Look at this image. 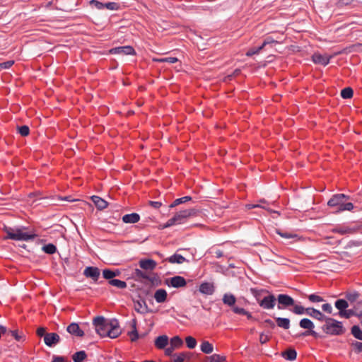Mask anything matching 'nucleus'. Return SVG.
Masks as SVG:
<instances>
[{
  "mask_svg": "<svg viewBox=\"0 0 362 362\" xmlns=\"http://www.w3.org/2000/svg\"><path fill=\"white\" fill-rule=\"evenodd\" d=\"M93 325L97 333L103 337H109L115 339L122 333L119 322L116 320H107L105 317L99 316L93 320Z\"/></svg>",
  "mask_w": 362,
  "mask_h": 362,
  "instance_id": "1",
  "label": "nucleus"
},
{
  "mask_svg": "<svg viewBox=\"0 0 362 362\" xmlns=\"http://www.w3.org/2000/svg\"><path fill=\"white\" fill-rule=\"evenodd\" d=\"M349 197L344 194H337L332 196L328 201L327 205L335 209V212L351 211L354 209L352 203L348 202Z\"/></svg>",
  "mask_w": 362,
  "mask_h": 362,
  "instance_id": "2",
  "label": "nucleus"
},
{
  "mask_svg": "<svg viewBox=\"0 0 362 362\" xmlns=\"http://www.w3.org/2000/svg\"><path fill=\"white\" fill-rule=\"evenodd\" d=\"M4 232L6 236L4 239H11L14 240L27 241L33 239L36 235L25 230L24 228L5 227Z\"/></svg>",
  "mask_w": 362,
  "mask_h": 362,
  "instance_id": "3",
  "label": "nucleus"
},
{
  "mask_svg": "<svg viewBox=\"0 0 362 362\" xmlns=\"http://www.w3.org/2000/svg\"><path fill=\"white\" fill-rule=\"evenodd\" d=\"M324 321L322 330L325 333L330 335H341L345 332V329L341 322L330 317L325 318Z\"/></svg>",
  "mask_w": 362,
  "mask_h": 362,
  "instance_id": "4",
  "label": "nucleus"
},
{
  "mask_svg": "<svg viewBox=\"0 0 362 362\" xmlns=\"http://www.w3.org/2000/svg\"><path fill=\"white\" fill-rule=\"evenodd\" d=\"M197 214V211L194 209H186L176 213L173 218H170L167 223L160 226V228H165L175 224H181L184 223L187 218L194 216Z\"/></svg>",
  "mask_w": 362,
  "mask_h": 362,
  "instance_id": "5",
  "label": "nucleus"
},
{
  "mask_svg": "<svg viewBox=\"0 0 362 362\" xmlns=\"http://www.w3.org/2000/svg\"><path fill=\"white\" fill-rule=\"evenodd\" d=\"M112 54L136 55V52L132 46H123L112 48L109 50Z\"/></svg>",
  "mask_w": 362,
  "mask_h": 362,
  "instance_id": "6",
  "label": "nucleus"
},
{
  "mask_svg": "<svg viewBox=\"0 0 362 362\" xmlns=\"http://www.w3.org/2000/svg\"><path fill=\"white\" fill-rule=\"evenodd\" d=\"M259 305L264 309H273L276 304V298L274 295L265 296L262 300H258Z\"/></svg>",
  "mask_w": 362,
  "mask_h": 362,
  "instance_id": "7",
  "label": "nucleus"
},
{
  "mask_svg": "<svg viewBox=\"0 0 362 362\" xmlns=\"http://www.w3.org/2000/svg\"><path fill=\"white\" fill-rule=\"evenodd\" d=\"M167 284L174 288L185 287L187 284L186 280L180 276H175L167 279Z\"/></svg>",
  "mask_w": 362,
  "mask_h": 362,
  "instance_id": "8",
  "label": "nucleus"
},
{
  "mask_svg": "<svg viewBox=\"0 0 362 362\" xmlns=\"http://www.w3.org/2000/svg\"><path fill=\"white\" fill-rule=\"evenodd\" d=\"M279 302V309H282L280 305H282L284 307L291 306L294 305V300L289 296L286 294H280L277 298Z\"/></svg>",
  "mask_w": 362,
  "mask_h": 362,
  "instance_id": "9",
  "label": "nucleus"
},
{
  "mask_svg": "<svg viewBox=\"0 0 362 362\" xmlns=\"http://www.w3.org/2000/svg\"><path fill=\"white\" fill-rule=\"evenodd\" d=\"M314 63L326 66L329 64L331 56L327 54H321L320 53H315L312 57Z\"/></svg>",
  "mask_w": 362,
  "mask_h": 362,
  "instance_id": "10",
  "label": "nucleus"
},
{
  "mask_svg": "<svg viewBox=\"0 0 362 362\" xmlns=\"http://www.w3.org/2000/svg\"><path fill=\"white\" fill-rule=\"evenodd\" d=\"M60 337L57 333H47L44 337V341L48 346H52L59 341Z\"/></svg>",
  "mask_w": 362,
  "mask_h": 362,
  "instance_id": "11",
  "label": "nucleus"
},
{
  "mask_svg": "<svg viewBox=\"0 0 362 362\" xmlns=\"http://www.w3.org/2000/svg\"><path fill=\"white\" fill-rule=\"evenodd\" d=\"M199 291L204 295H212L215 291V286L213 283L203 282L200 284Z\"/></svg>",
  "mask_w": 362,
  "mask_h": 362,
  "instance_id": "12",
  "label": "nucleus"
},
{
  "mask_svg": "<svg viewBox=\"0 0 362 362\" xmlns=\"http://www.w3.org/2000/svg\"><path fill=\"white\" fill-rule=\"evenodd\" d=\"M157 265V263L151 259H142L139 261V266L144 270H153Z\"/></svg>",
  "mask_w": 362,
  "mask_h": 362,
  "instance_id": "13",
  "label": "nucleus"
},
{
  "mask_svg": "<svg viewBox=\"0 0 362 362\" xmlns=\"http://www.w3.org/2000/svg\"><path fill=\"white\" fill-rule=\"evenodd\" d=\"M83 274L86 277H90L94 281H97L100 276V271L97 267H88L86 268Z\"/></svg>",
  "mask_w": 362,
  "mask_h": 362,
  "instance_id": "14",
  "label": "nucleus"
},
{
  "mask_svg": "<svg viewBox=\"0 0 362 362\" xmlns=\"http://www.w3.org/2000/svg\"><path fill=\"white\" fill-rule=\"evenodd\" d=\"M67 332L72 335H75L77 337H83L84 335V332L82 329H81L79 325L77 323H71L70 324L66 329Z\"/></svg>",
  "mask_w": 362,
  "mask_h": 362,
  "instance_id": "15",
  "label": "nucleus"
},
{
  "mask_svg": "<svg viewBox=\"0 0 362 362\" xmlns=\"http://www.w3.org/2000/svg\"><path fill=\"white\" fill-rule=\"evenodd\" d=\"M136 322H137L135 318L130 322L131 330L128 332V335L129 336L132 341H135L139 338V335L136 329Z\"/></svg>",
  "mask_w": 362,
  "mask_h": 362,
  "instance_id": "16",
  "label": "nucleus"
},
{
  "mask_svg": "<svg viewBox=\"0 0 362 362\" xmlns=\"http://www.w3.org/2000/svg\"><path fill=\"white\" fill-rule=\"evenodd\" d=\"M153 297L157 303H163L167 300L168 293L165 289L159 288L156 291Z\"/></svg>",
  "mask_w": 362,
  "mask_h": 362,
  "instance_id": "17",
  "label": "nucleus"
},
{
  "mask_svg": "<svg viewBox=\"0 0 362 362\" xmlns=\"http://www.w3.org/2000/svg\"><path fill=\"white\" fill-rule=\"evenodd\" d=\"M140 219V216L136 213H132L123 216L122 221L125 223H136Z\"/></svg>",
  "mask_w": 362,
  "mask_h": 362,
  "instance_id": "18",
  "label": "nucleus"
},
{
  "mask_svg": "<svg viewBox=\"0 0 362 362\" xmlns=\"http://www.w3.org/2000/svg\"><path fill=\"white\" fill-rule=\"evenodd\" d=\"M306 314L320 321H322L325 319L320 311L313 308H306Z\"/></svg>",
  "mask_w": 362,
  "mask_h": 362,
  "instance_id": "19",
  "label": "nucleus"
},
{
  "mask_svg": "<svg viewBox=\"0 0 362 362\" xmlns=\"http://www.w3.org/2000/svg\"><path fill=\"white\" fill-rule=\"evenodd\" d=\"M168 343V337L166 335L158 337L155 340V346L159 349H164Z\"/></svg>",
  "mask_w": 362,
  "mask_h": 362,
  "instance_id": "20",
  "label": "nucleus"
},
{
  "mask_svg": "<svg viewBox=\"0 0 362 362\" xmlns=\"http://www.w3.org/2000/svg\"><path fill=\"white\" fill-rule=\"evenodd\" d=\"M332 231L340 235H349L354 233L355 230L350 227L342 226L332 229Z\"/></svg>",
  "mask_w": 362,
  "mask_h": 362,
  "instance_id": "21",
  "label": "nucleus"
},
{
  "mask_svg": "<svg viewBox=\"0 0 362 362\" xmlns=\"http://www.w3.org/2000/svg\"><path fill=\"white\" fill-rule=\"evenodd\" d=\"M226 361V357L225 356L215 354L206 357L204 362H225Z\"/></svg>",
  "mask_w": 362,
  "mask_h": 362,
  "instance_id": "22",
  "label": "nucleus"
},
{
  "mask_svg": "<svg viewBox=\"0 0 362 362\" xmlns=\"http://www.w3.org/2000/svg\"><path fill=\"white\" fill-rule=\"evenodd\" d=\"M91 199L95 206L100 210L104 209L107 206V202L98 196H93Z\"/></svg>",
  "mask_w": 362,
  "mask_h": 362,
  "instance_id": "23",
  "label": "nucleus"
},
{
  "mask_svg": "<svg viewBox=\"0 0 362 362\" xmlns=\"http://www.w3.org/2000/svg\"><path fill=\"white\" fill-rule=\"evenodd\" d=\"M201 351L206 354H210L214 351V346L208 341H203L200 346Z\"/></svg>",
  "mask_w": 362,
  "mask_h": 362,
  "instance_id": "24",
  "label": "nucleus"
},
{
  "mask_svg": "<svg viewBox=\"0 0 362 362\" xmlns=\"http://www.w3.org/2000/svg\"><path fill=\"white\" fill-rule=\"evenodd\" d=\"M191 354L182 352L178 354H175L173 356L174 362H184L185 359L190 358Z\"/></svg>",
  "mask_w": 362,
  "mask_h": 362,
  "instance_id": "25",
  "label": "nucleus"
},
{
  "mask_svg": "<svg viewBox=\"0 0 362 362\" xmlns=\"http://www.w3.org/2000/svg\"><path fill=\"white\" fill-rule=\"evenodd\" d=\"M223 302L228 306H233L236 302V298L233 295L226 293L223 297Z\"/></svg>",
  "mask_w": 362,
  "mask_h": 362,
  "instance_id": "26",
  "label": "nucleus"
},
{
  "mask_svg": "<svg viewBox=\"0 0 362 362\" xmlns=\"http://www.w3.org/2000/svg\"><path fill=\"white\" fill-rule=\"evenodd\" d=\"M281 356L286 360L293 361L296 358L297 353L294 349H288L282 352Z\"/></svg>",
  "mask_w": 362,
  "mask_h": 362,
  "instance_id": "27",
  "label": "nucleus"
},
{
  "mask_svg": "<svg viewBox=\"0 0 362 362\" xmlns=\"http://www.w3.org/2000/svg\"><path fill=\"white\" fill-rule=\"evenodd\" d=\"M120 274L119 270L112 271L110 269H104L103 272V277L106 279L111 280L112 278L119 276Z\"/></svg>",
  "mask_w": 362,
  "mask_h": 362,
  "instance_id": "28",
  "label": "nucleus"
},
{
  "mask_svg": "<svg viewBox=\"0 0 362 362\" xmlns=\"http://www.w3.org/2000/svg\"><path fill=\"white\" fill-rule=\"evenodd\" d=\"M299 325L301 328L307 329L309 330H311L314 328V324L313 322L308 319V318H303L300 321Z\"/></svg>",
  "mask_w": 362,
  "mask_h": 362,
  "instance_id": "29",
  "label": "nucleus"
},
{
  "mask_svg": "<svg viewBox=\"0 0 362 362\" xmlns=\"http://www.w3.org/2000/svg\"><path fill=\"white\" fill-rule=\"evenodd\" d=\"M170 345L175 349H180L182 346L183 341L180 337L175 336L170 339Z\"/></svg>",
  "mask_w": 362,
  "mask_h": 362,
  "instance_id": "30",
  "label": "nucleus"
},
{
  "mask_svg": "<svg viewBox=\"0 0 362 362\" xmlns=\"http://www.w3.org/2000/svg\"><path fill=\"white\" fill-rule=\"evenodd\" d=\"M277 325L284 329H288L290 327V320L288 318L277 317L276 318Z\"/></svg>",
  "mask_w": 362,
  "mask_h": 362,
  "instance_id": "31",
  "label": "nucleus"
},
{
  "mask_svg": "<svg viewBox=\"0 0 362 362\" xmlns=\"http://www.w3.org/2000/svg\"><path fill=\"white\" fill-rule=\"evenodd\" d=\"M168 261L170 263L182 264L185 261V258L181 255L175 254L169 257Z\"/></svg>",
  "mask_w": 362,
  "mask_h": 362,
  "instance_id": "32",
  "label": "nucleus"
},
{
  "mask_svg": "<svg viewBox=\"0 0 362 362\" xmlns=\"http://www.w3.org/2000/svg\"><path fill=\"white\" fill-rule=\"evenodd\" d=\"M348 303L343 299L338 300L335 302V307L341 312L348 308Z\"/></svg>",
  "mask_w": 362,
  "mask_h": 362,
  "instance_id": "33",
  "label": "nucleus"
},
{
  "mask_svg": "<svg viewBox=\"0 0 362 362\" xmlns=\"http://www.w3.org/2000/svg\"><path fill=\"white\" fill-rule=\"evenodd\" d=\"M109 284L113 286L124 288L127 287V284L125 281L119 280V279H111L109 281Z\"/></svg>",
  "mask_w": 362,
  "mask_h": 362,
  "instance_id": "34",
  "label": "nucleus"
},
{
  "mask_svg": "<svg viewBox=\"0 0 362 362\" xmlns=\"http://www.w3.org/2000/svg\"><path fill=\"white\" fill-rule=\"evenodd\" d=\"M86 356V353L83 351L76 352L73 355V360L74 362H82Z\"/></svg>",
  "mask_w": 362,
  "mask_h": 362,
  "instance_id": "35",
  "label": "nucleus"
},
{
  "mask_svg": "<svg viewBox=\"0 0 362 362\" xmlns=\"http://www.w3.org/2000/svg\"><path fill=\"white\" fill-rule=\"evenodd\" d=\"M185 342L187 346L191 349L195 348L197 346L196 339L191 336H188L185 338Z\"/></svg>",
  "mask_w": 362,
  "mask_h": 362,
  "instance_id": "36",
  "label": "nucleus"
},
{
  "mask_svg": "<svg viewBox=\"0 0 362 362\" xmlns=\"http://www.w3.org/2000/svg\"><path fill=\"white\" fill-rule=\"evenodd\" d=\"M42 250L47 254L52 255L56 252L57 247L53 244H48L43 246Z\"/></svg>",
  "mask_w": 362,
  "mask_h": 362,
  "instance_id": "37",
  "label": "nucleus"
},
{
  "mask_svg": "<svg viewBox=\"0 0 362 362\" xmlns=\"http://www.w3.org/2000/svg\"><path fill=\"white\" fill-rule=\"evenodd\" d=\"M353 93V90L351 88H345L341 91V97L345 99L352 98Z\"/></svg>",
  "mask_w": 362,
  "mask_h": 362,
  "instance_id": "38",
  "label": "nucleus"
},
{
  "mask_svg": "<svg viewBox=\"0 0 362 362\" xmlns=\"http://www.w3.org/2000/svg\"><path fill=\"white\" fill-rule=\"evenodd\" d=\"M351 333L356 339L362 340V330L359 327L354 326L351 329Z\"/></svg>",
  "mask_w": 362,
  "mask_h": 362,
  "instance_id": "39",
  "label": "nucleus"
},
{
  "mask_svg": "<svg viewBox=\"0 0 362 362\" xmlns=\"http://www.w3.org/2000/svg\"><path fill=\"white\" fill-rule=\"evenodd\" d=\"M293 308L292 309V312L294 313L296 315H303L304 313H306V308H303L301 305H293Z\"/></svg>",
  "mask_w": 362,
  "mask_h": 362,
  "instance_id": "40",
  "label": "nucleus"
},
{
  "mask_svg": "<svg viewBox=\"0 0 362 362\" xmlns=\"http://www.w3.org/2000/svg\"><path fill=\"white\" fill-rule=\"evenodd\" d=\"M104 8H107L111 11H117L119 9V4L116 2H108L104 4Z\"/></svg>",
  "mask_w": 362,
  "mask_h": 362,
  "instance_id": "41",
  "label": "nucleus"
},
{
  "mask_svg": "<svg viewBox=\"0 0 362 362\" xmlns=\"http://www.w3.org/2000/svg\"><path fill=\"white\" fill-rule=\"evenodd\" d=\"M354 315L362 316V302H358L352 309Z\"/></svg>",
  "mask_w": 362,
  "mask_h": 362,
  "instance_id": "42",
  "label": "nucleus"
},
{
  "mask_svg": "<svg viewBox=\"0 0 362 362\" xmlns=\"http://www.w3.org/2000/svg\"><path fill=\"white\" fill-rule=\"evenodd\" d=\"M339 315L341 317L349 318L351 316L354 315V313L353 310L350 309V310H344L341 312H339Z\"/></svg>",
  "mask_w": 362,
  "mask_h": 362,
  "instance_id": "43",
  "label": "nucleus"
},
{
  "mask_svg": "<svg viewBox=\"0 0 362 362\" xmlns=\"http://www.w3.org/2000/svg\"><path fill=\"white\" fill-rule=\"evenodd\" d=\"M262 49V47H252V48H250L247 52H246V56L247 57H251L254 54H259V52Z\"/></svg>",
  "mask_w": 362,
  "mask_h": 362,
  "instance_id": "44",
  "label": "nucleus"
},
{
  "mask_svg": "<svg viewBox=\"0 0 362 362\" xmlns=\"http://www.w3.org/2000/svg\"><path fill=\"white\" fill-rule=\"evenodd\" d=\"M29 128L28 126H21L18 127V132L21 134L23 136H26L29 134Z\"/></svg>",
  "mask_w": 362,
  "mask_h": 362,
  "instance_id": "45",
  "label": "nucleus"
},
{
  "mask_svg": "<svg viewBox=\"0 0 362 362\" xmlns=\"http://www.w3.org/2000/svg\"><path fill=\"white\" fill-rule=\"evenodd\" d=\"M308 299L313 303H319L323 301V298L322 297L315 294L309 295Z\"/></svg>",
  "mask_w": 362,
  "mask_h": 362,
  "instance_id": "46",
  "label": "nucleus"
},
{
  "mask_svg": "<svg viewBox=\"0 0 362 362\" xmlns=\"http://www.w3.org/2000/svg\"><path fill=\"white\" fill-rule=\"evenodd\" d=\"M14 64V61L9 60L6 62L0 63V71L9 69Z\"/></svg>",
  "mask_w": 362,
  "mask_h": 362,
  "instance_id": "47",
  "label": "nucleus"
},
{
  "mask_svg": "<svg viewBox=\"0 0 362 362\" xmlns=\"http://www.w3.org/2000/svg\"><path fill=\"white\" fill-rule=\"evenodd\" d=\"M90 4L94 6L96 8L99 10H102L104 8V4L97 1V0H91L90 1Z\"/></svg>",
  "mask_w": 362,
  "mask_h": 362,
  "instance_id": "48",
  "label": "nucleus"
},
{
  "mask_svg": "<svg viewBox=\"0 0 362 362\" xmlns=\"http://www.w3.org/2000/svg\"><path fill=\"white\" fill-rule=\"evenodd\" d=\"M351 346L355 351H362V342L356 341L351 344Z\"/></svg>",
  "mask_w": 362,
  "mask_h": 362,
  "instance_id": "49",
  "label": "nucleus"
},
{
  "mask_svg": "<svg viewBox=\"0 0 362 362\" xmlns=\"http://www.w3.org/2000/svg\"><path fill=\"white\" fill-rule=\"evenodd\" d=\"M270 339V337L268 335L264 334V333L260 334L259 335V342L261 344H265L267 341H269Z\"/></svg>",
  "mask_w": 362,
  "mask_h": 362,
  "instance_id": "50",
  "label": "nucleus"
},
{
  "mask_svg": "<svg viewBox=\"0 0 362 362\" xmlns=\"http://www.w3.org/2000/svg\"><path fill=\"white\" fill-rule=\"evenodd\" d=\"M233 311L235 313L240 314V315H245L246 314V310L244 308H238L235 306H233Z\"/></svg>",
  "mask_w": 362,
  "mask_h": 362,
  "instance_id": "51",
  "label": "nucleus"
},
{
  "mask_svg": "<svg viewBox=\"0 0 362 362\" xmlns=\"http://www.w3.org/2000/svg\"><path fill=\"white\" fill-rule=\"evenodd\" d=\"M322 310L327 313H332V305L329 303L323 304L322 306Z\"/></svg>",
  "mask_w": 362,
  "mask_h": 362,
  "instance_id": "52",
  "label": "nucleus"
},
{
  "mask_svg": "<svg viewBox=\"0 0 362 362\" xmlns=\"http://www.w3.org/2000/svg\"><path fill=\"white\" fill-rule=\"evenodd\" d=\"M278 233L281 237L285 238H294L297 237V235H296V234H291V233H281V232H278Z\"/></svg>",
  "mask_w": 362,
  "mask_h": 362,
  "instance_id": "53",
  "label": "nucleus"
},
{
  "mask_svg": "<svg viewBox=\"0 0 362 362\" xmlns=\"http://www.w3.org/2000/svg\"><path fill=\"white\" fill-rule=\"evenodd\" d=\"M135 274H136V276L139 278H143V279H147L148 276H146V274L145 273H144L142 271L139 270V269H136L135 270Z\"/></svg>",
  "mask_w": 362,
  "mask_h": 362,
  "instance_id": "54",
  "label": "nucleus"
},
{
  "mask_svg": "<svg viewBox=\"0 0 362 362\" xmlns=\"http://www.w3.org/2000/svg\"><path fill=\"white\" fill-rule=\"evenodd\" d=\"M179 61L177 57H166L164 58V62H168L170 64L176 63Z\"/></svg>",
  "mask_w": 362,
  "mask_h": 362,
  "instance_id": "55",
  "label": "nucleus"
},
{
  "mask_svg": "<svg viewBox=\"0 0 362 362\" xmlns=\"http://www.w3.org/2000/svg\"><path fill=\"white\" fill-rule=\"evenodd\" d=\"M46 330H45V328L44 327H39L37 329V336L39 337H45V335L46 334Z\"/></svg>",
  "mask_w": 362,
  "mask_h": 362,
  "instance_id": "56",
  "label": "nucleus"
},
{
  "mask_svg": "<svg viewBox=\"0 0 362 362\" xmlns=\"http://www.w3.org/2000/svg\"><path fill=\"white\" fill-rule=\"evenodd\" d=\"M149 204L155 209H159L162 206V203L160 202L150 201Z\"/></svg>",
  "mask_w": 362,
  "mask_h": 362,
  "instance_id": "57",
  "label": "nucleus"
},
{
  "mask_svg": "<svg viewBox=\"0 0 362 362\" xmlns=\"http://www.w3.org/2000/svg\"><path fill=\"white\" fill-rule=\"evenodd\" d=\"M175 349L174 347H173L171 345L170 347H168L165 349V355L167 356H170L172 355L173 352L174 351Z\"/></svg>",
  "mask_w": 362,
  "mask_h": 362,
  "instance_id": "58",
  "label": "nucleus"
},
{
  "mask_svg": "<svg viewBox=\"0 0 362 362\" xmlns=\"http://www.w3.org/2000/svg\"><path fill=\"white\" fill-rule=\"evenodd\" d=\"M274 42L276 43V41H275L272 39H270V38H267V40H265L264 41V42L262 43L261 47H262V49H263L267 45L270 44V43H274Z\"/></svg>",
  "mask_w": 362,
  "mask_h": 362,
  "instance_id": "59",
  "label": "nucleus"
},
{
  "mask_svg": "<svg viewBox=\"0 0 362 362\" xmlns=\"http://www.w3.org/2000/svg\"><path fill=\"white\" fill-rule=\"evenodd\" d=\"M191 197H189V196H186V197H183L182 198H179V201H180V204H182V203H185L186 202H188L189 200H191Z\"/></svg>",
  "mask_w": 362,
  "mask_h": 362,
  "instance_id": "60",
  "label": "nucleus"
},
{
  "mask_svg": "<svg viewBox=\"0 0 362 362\" xmlns=\"http://www.w3.org/2000/svg\"><path fill=\"white\" fill-rule=\"evenodd\" d=\"M52 362H65V360L63 357L55 356L54 357Z\"/></svg>",
  "mask_w": 362,
  "mask_h": 362,
  "instance_id": "61",
  "label": "nucleus"
},
{
  "mask_svg": "<svg viewBox=\"0 0 362 362\" xmlns=\"http://www.w3.org/2000/svg\"><path fill=\"white\" fill-rule=\"evenodd\" d=\"M180 204V201L178 199H176L170 206V208L175 207L177 205Z\"/></svg>",
  "mask_w": 362,
  "mask_h": 362,
  "instance_id": "62",
  "label": "nucleus"
},
{
  "mask_svg": "<svg viewBox=\"0 0 362 362\" xmlns=\"http://www.w3.org/2000/svg\"><path fill=\"white\" fill-rule=\"evenodd\" d=\"M153 61L157 62H164V58H160V59L153 58Z\"/></svg>",
  "mask_w": 362,
  "mask_h": 362,
  "instance_id": "63",
  "label": "nucleus"
},
{
  "mask_svg": "<svg viewBox=\"0 0 362 362\" xmlns=\"http://www.w3.org/2000/svg\"><path fill=\"white\" fill-rule=\"evenodd\" d=\"M308 334L315 335L316 333L314 331H309V332H306L303 333V335H308Z\"/></svg>",
  "mask_w": 362,
  "mask_h": 362,
  "instance_id": "64",
  "label": "nucleus"
}]
</instances>
